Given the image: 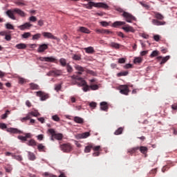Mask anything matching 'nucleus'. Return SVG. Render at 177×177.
I'll list each match as a JSON object with an SVG mask.
<instances>
[{"label": "nucleus", "mask_w": 177, "mask_h": 177, "mask_svg": "<svg viewBox=\"0 0 177 177\" xmlns=\"http://www.w3.org/2000/svg\"><path fill=\"white\" fill-rule=\"evenodd\" d=\"M35 93L36 96H37V97H39L41 102H45V100H48V99L50 97L49 93L44 92L42 91H37Z\"/></svg>", "instance_id": "5"}, {"label": "nucleus", "mask_w": 177, "mask_h": 177, "mask_svg": "<svg viewBox=\"0 0 177 177\" xmlns=\"http://www.w3.org/2000/svg\"><path fill=\"white\" fill-rule=\"evenodd\" d=\"M48 48H49V46L46 44H39V48H37V52L38 53H43V52L46 51Z\"/></svg>", "instance_id": "10"}, {"label": "nucleus", "mask_w": 177, "mask_h": 177, "mask_svg": "<svg viewBox=\"0 0 177 177\" xmlns=\"http://www.w3.org/2000/svg\"><path fill=\"white\" fill-rule=\"evenodd\" d=\"M59 63L62 67H66L67 66V60L64 58H61L59 59Z\"/></svg>", "instance_id": "32"}, {"label": "nucleus", "mask_w": 177, "mask_h": 177, "mask_svg": "<svg viewBox=\"0 0 177 177\" xmlns=\"http://www.w3.org/2000/svg\"><path fill=\"white\" fill-rule=\"evenodd\" d=\"M0 128L1 129H6V128H8V126H6V124L5 123H0Z\"/></svg>", "instance_id": "58"}, {"label": "nucleus", "mask_w": 177, "mask_h": 177, "mask_svg": "<svg viewBox=\"0 0 177 177\" xmlns=\"http://www.w3.org/2000/svg\"><path fill=\"white\" fill-rule=\"evenodd\" d=\"M140 151L142 154H146V153H147V147H140Z\"/></svg>", "instance_id": "41"}, {"label": "nucleus", "mask_w": 177, "mask_h": 177, "mask_svg": "<svg viewBox=\"0 0 177 177\" xmlns=\"http://www.w3.org/2000/svg\"><path fill=\"white\" fill-rule=\"evenodd\" d=\"M75 70H77L78 71L77 74L79 75H81V74H82V73H84V71H85V68H84L80 65H75Z\"/></svg>", "instance_id": "20"}, {"label": "nucleus", "mask_w": 177, "mask_h": 177, "mask_svg": "<svg viewBox=\"0 0 177 177\" xmlns=\"http://www.w3.org/2000/svg\"><path fill=\"white\" fill-rule=\"evenodd\" d=\"M118 63L120 64H124V63H125V58H120L118 59Z\"/></svg>", "instance_id": "61"}, {"label": "nucleus", "mask_w": 177, "mask_h": 177, "mask_svg": "<svg viewBox=\"0 0 177 177\" xmlns=\"http://www.w3.org/2000/svg\"><path fill=\"white\" fill-rule=\"evenodd\" d=\"M59 147L64 153H70L73 151V146L70 143L60 145Z\"/></svg>", "instance_id": "6"}, {"label": "nucleus", "mask_w": 177, "mask_h": 177, "mask_svg": "<svg viewBox=\"0 0 177 177\" xmlns=\"http://www.w3.org/2000/svg\"><path fill=\"white\" fill-rule=\"evenodd\" d=\"M31 33L30 32H26L22 35V38L27 39V38H30Z\"/></svg>", "instance_id": "42"}, {"label": "nucleus", "mask_w": 177, "mask_h": 177, "mask_svg": "<svg viewBox=\"0 0 177 177\" xmlns=\"http://www.w3.org/2000/svg\"><path fill=\"white\" fill-rule=\"evenodd\" d=\"M4 169H6V171L8 172V174H10V172H12V171H13V167H12V165H8L6 167H4Z\"/></svg>", "instance_id": "36"}, {"label": "nucleus", "mask_w": 177, "mask_h": 177, "mask_svg": "<svg viewBox=\"0 0 177 177\" xmlns=\"http://www.w3.org/2000/svg\"><path fill=\"white\" fill-rule=\"evenodd\" d=\"M122 131H124V129L122 127H120L114 132V135H121V133H122Z\"/></svg>", "instance_id": "38"}, {"label": "nucleus", "mask_w": 177, "mask_h": 177, "mask_svg": "<svg viewBox=\"0 0 177 177\" xmlns=\"http://www.w3.org/2000/svg\"><path fill=\"white\" fill-rule=\"evenodd\" d=\"M134 63L136 64L138 63H142V59L140 57H136L134 59Z\"/></svg>", "instance_id": "55"}, {"label": "nucleus", "mask_w": 177, "mask_h": 177, "mask_svg": "<svg viewBox=\"0 0 177 177\" xmlns=\"http://www.w3.org/2000/svg\"><path fill=\"white\" fill-rule=\"evenodd\" d=\"M128 71H122L117 73V77H126V75H128Z\"/></svg>", "instance_id": "37"}, {"label": "nucleus", "mask_w": 177, "mask_h": 177, "mask_svg": "<svg viewBox=\"0 0 177 177\" xmlns=\"http://www.w3.org/2000/svg\"><path fill=\"white\" fill-rule=\"evenodd\" d=\"M10 114L9 111H7L6 113L1 115V120H6L8 118V115Z\"/></svg>", "instance_id": "54"}, {"label": "nucleus", "mask_w": 177, "mask_h": 177, "mask_svg": "<svg viewBox=\"0 0 177 177\" xmlns=\"http://www.w3.org/2000/svg\"><path fill=\"white\" fill-rule=\"evenodd\" d=\"M154 17L156 20H164V15L158 12H153Z\"/></svg>", "instance_id": "21"}, {"label": "nucleus", "mask_w": 177, "mask_h": 177, "mask_svg": "<svg viewBox=\"0 0 177 177\" xmlns=\"http://www.w3.org/2000/svg\"><path fill=\"white\" fill-rule=\"evenodd\" d=\"M119 91L122 95H128L129 93V88L127 85H120L119 86Z\"/></svg>", "instance_id": "8"}, {"label": "nucleus", "mask_w": 177, "mask_h": 177, "mask_svg": "<svg viewBox=\"0 0 177 177\" xmlns=\"http://www.w3.org/2000/svg\"><path fill=\"white\" fill-rule=\"evenodd\" d=\"M84 50L86 51V53H95V50L93 49V47H92V46L85 48Z\"/></svg>", "instance_id": "31"}, {"label": "nucleus", "mask_w": 177, "mask_h": 177, "mask_svg": "<svg viewBox=\"0 0 177 177\" xmlns=\"http://www.w3.org/2000/svg\"><path fill=\"white\" fill-rule=\"evenodd\" d=\"M153 39L156 41V42H158L160 41V35H156L153 36Z\"/></svg>", "instance_id": "62"}, {"label": "nucleus", "mask_w": 177, "mask_h": 177, "mask_svg": "<svg viewBox=\"0 0 177 177\" xmlns=\"http://www.w3.org/2000/svg\"><path fill=\"white\" fill-rule=\"evenodd\" d=\"M7 132H10V133H21V131L15 128L7 129Z\"/></svg>", "instance_id": "23"}, {"label": "nucleus", "mask_w": 177, "mask_h": 177, "mask_svg": "<svg viewBox=\"0 0 177 177\" xmlns=\"http://www.w3.org/2000/svg\"><path fill=\"white\" fill-rule=\"evenodd\" d=\"M91 136V133L89 132H85L81 135V138L82 139H86V138Z\"/></svg>", "instance_id": "44"}, {"label": "nucleus", "mask_w": 177, "mask_h": 177, "mask_svg": "<svg viewBox=\"0 0 177 177\" xmlns=\"http://www.w3.org/2000/svg\"><path fill=\"white\" fill-rule=\"evenodd\" d=\"M90 89H91V91H97L99 86L97 84L90 85Z\"/></svg>", "instance_id": "45"}, {"label": "nucleus", "mask_w": 177, "mask_h": 177, "mask_svg": "<svg viewBox=\"0 0 177 177\" xmlns=\"http://www.w3.org/2000/svg\"><path fill=\"white\" fill-rule=\"evenodd\" d=\"M41 36L42 35H41V33H37L32 35V41H38Z\"/></svg>", "instance_id": "30"}, {"label": "nucleus", "mask_w": 177, "mask_h": 177, "mask_svg": "<svg viewBox=\"0 0 177 177\" xmlns=\"http://www.w3.org/2000/svg\"><path fill=\"white\" fill-rule=\"evenodd\" d=\"M74 121L75 122H76L77 124H84V119L82 118H80L78 116H75L74 118Z\"/></svg>", "instance_id": "26"}, {"label": "nucleus", "mask_w": 177, "mask_h": 177, "mask_svg": "<svg viewBox=\"0 0 177 177\" xmlns=\"http://www.w3.org/2000/svg\"><path fill=\"white\" fill-rule=\"evenodd\" d=\"M18 139H19V140H22V142H26L27 140V137L23 136H19Z\"/></svg>", "instance_id": "53"}, {"label": "nucleus", "mask_w": 177, "mask_h": 177, "mask_svg": "<svg viewBox=\"0 0 177 177\" xmlns=\"http://www.w3.org/2000/svg\"><path fill=\"white\" fill-rule=\"evenodd\" d=\"M15 48H17V49H26V48H27V45L26 44H18L15 46Z\"/></svg>", "instance_id": "29"}, {"label": "nucleus", "mask_w": 177, "mask_h": 177, "mask_svg": "<svg viewBox=\"0 0 177 177\" xmlns=\"http://www.w3.org/2000/svg\"><path fill=\"white\" fill-rule=\"evenodd\" d=\"M160 19H152V24L153 26H165L167 22L159 21Z\"/></svg>", "instance_id": "16"}, {"label": "nucleus", "mask_w": 177, "mask_h": 177, "mask_svg": "<svg viewBox=\"0 0 177 177\" xmlns=\"http://www.w3.org/2000/svg\"><path fill=\"white\" fill-rule=\"evenodd\" d=\"M170 58H171V57L169 55H167V56L164 57H162L161 56H159V57H156L157 60H159V61L162 60L160 62V65L161 66H162V64H165V63H167V61L169 60V59H170Z\"/></svg>", "instance_id": "12"}, {"label": "nucleus", "mask_w": 177, "mask_h": 177, "mask_svg": "<svg viewBox=\"0 0 177 177\" xmlns=\"http://www.w3.org/2000/svg\"><path fill=\"white\" fill-rule=\"evenodd\" d=\"M105 29H97L95 31L97 34H104Z\"/></svg>", "instance_id": "59"}, {"label": "nucleus", "mask_w": 177, "mask_h": 177, "mask_svg": "<svg viewBox=\"0 0 177 177\" xmlns=\"http://www.w3.org/2000/svg\"><path fill=\"white\" fill-rule=\"evenodd\" d=\"M55 91H57V92H59V91H60V89H62V84L55 85Z\"/></svg>", "instance_id": "56"}, {"label": "nucleus", "mask_w": 177, "mask_h": 177, "mask_svg": "<svg viewBox=\"0 0 177 177\" xmlns=\"http://www.w3.org/2000/svg\"><path fill=\"white\" fill-rule=\"evenodd\" d=\"M13 158H15V160H17L18 161H22L23 160V157H21V156H20V155L13 156Z\"/></svg>", "instance_id": "50"}, {"label": "nucleus", "mask_w": 177, "mask_h": 177, "mask_svg": "<svg viewBox=\"0 0 177 177\" xmlns=\"http://www.w3.org/2000/svg\"><path fill=\"white\" fill-rule=\"evenodd\" d=\"M66 67L68 73H73V66H71L70 64H67Z\"/></svg>", "instance_id": "43"}, {"label": "nucleus", "mask_w": 177, "mask_h": 177, "mask_svg": "<svg viewBox=\"0 0 177 177\" xmlns=\"http://www.w3.org/2000/svg\"><path fill=\"white\" fill-rule=\"evenodd\" d=\"M28 146H35L37 145V142H35V140H30L28 142Z\"/></svg>", "instance_id": "47"}, {"label": "nucleus", "mask_w": 177, "mask_h": 177, "mask_svg": "<svg viewBox=\"0 0 177 177\" xmlns=\"http://www.w3.org/2000/svg\"><path fill=\"white\" fill-rule=\"evenodd\" d=\"M125 24H127L125 21H116L113 24L112 27L117 28V27H120L121 26H125Z\"/></svg>", "instance_id": "19"}, {"label": "nucleus", "mask_w": 177, "mask_h": 177, "mask_svg": "<svg viewBox=\"0 0 177 177\" xmlns=\"http://www.w3.org/2000/svg\"><path fill=\"white\" fill-rule=\"evenodd\" d=\"M122 16L124 17L127 23H132L133 21H136V17L128 12H123Z\"/></svg>", "instance_id": "4"}, {"label": "nucleus", "mask_w": 177, "mask_h": 177, "mask_svg": "<svg viewBox=\"0 0 177 177\" xmlns=\"http://www.w3.org/2000/svg\"><path fill=\"white\" fill-rule=\"evenodd\" d=\"M100 149H101L100 145L95 146V147L93 145V151H99L100 150Z\"/></svg>", "instance_id": "52"}, {"label": "nucleus", "mask_w": 177, "mask_h": 177, "mask_svg": "<svg viewBox=\"0 0 177 177\" xmlns=\"http://www.w3.org/2000/svg\"><path fill=\"white\" fill-rule=\"evenodd\" d=\"M14 10L15 9L8 10L6 12V15H7V16L12 20H16V17H15V13L16 12Z\"/></svg>", "instance_id": "11"}, {"label": "nucleus", "mask_w": 177, "mask_h": 177, "mask_svg": "<svg viewBox=\"0 0 177 177\" xmlns=\"http://www.w3.org/2000/svg\"><path fill=\"white\" fill-rule=\"evenodd\" d=\"M37 149L39 151H45V146H44L42 144H39L37 145Z\"/></svg>", "instance_id": "40"}, {"label": "nucleus", "mask_w": 177, "mask_h": 177, "mask_svg": "<svg viewBox=\"0 0 177 177\" xmlns=\"http://www.w3.org/2000/svg\"><path fill=\"white\" fill-rule=\"evenodd\" d=\"M72 59L73 60L80 61L81 60V55L80 54H73Z\"/></svg>", "instance_id": "33"}, {"label": "nucleus", "mask_w": 177, "mask_h": 177, "mask_svg": "<svg viewBox=\"0 0 177 177\" xmlns=\"http://www.w3.org/2000/svg\"><path fill=\"white\" fill-rule=\"evenodd\" d=\"M80 86H84L82 88L84 92H88V91H91V87L89 85H88L85 80H82L80 83L78 84Z\"/></svg>", "instance_id": "9"}, {"label": "nucleus", "mask_w": 177, "mask_h": 177, "mask_svg": "<svg viewBox=\"0 0 177 177\" xmlns=\"http://www.w3.org/2000/svg\"><path fill=\"white\" fill-rule=\"evenodd\" d=\"M39 115H41V114L39 113L38 111L35 112V111H32V112H29L26 117L24 118H21L20 119V120L22 122H24L26 121H28V120H30V124H34L35 123V120L34 119H31L32 118V117H39Z\"/></svg>", "instance_id": "2"}, {"label": "nucleus", "mask_w": 177, "mask_h": 177, "mask_svg": "<svg viewBox=\"0 0 177 177\" xmlns=\"http://www.w3.org/2000/svg\"><path fill=\"white\" fill-rule=\"evenodd\" d=\"M30 89H32V91H37V90L39 89V86L37 84L30 83Z\"/></svg>", "instance_id": "28"}, {"label": "nucleus", "mask_w": 177, "mask_h": 177, "mask_svg": "<svg viewBox=\"0 0 177 177\" xmlns=\"http://www.w3.org/2000/svg\"><path fill=\"white\" fill-rule=\"evenodd\" d=\"M90 107H92V109H95L96 106H97V104L96 102H91L89 104Z\"/></svg>", "instance_id": "63"}, {"label": "nucleus", "mask_w": 177, "mask_h": 177, "mask_svg": "<svg viewBox=\"0 0 177 177\" xmlns=\"http://www.w3.org/2000/svg\"><path fill=\"white\" fill-rule=\"evenodd\" d=\"M52 120L56 122H59V121H60V118H59V115H54L52 116Z\"/></svg>", "instance_id": "46"}, {"label": "nucleus", "mask_w": 177, "mask_h": 177, "mask_svg": "<svg viewBox=\"0 0 177 177\" xmlns=\"http://www.w3.org/2000/svg\"><path fill=\"white\" fill-rule=\"evenodd\" d=\"M30 27H32V24L26 22L24 24L18 26V28L21 31H24V30H27V28H30Z\"/></svg>", "instance_id": "14"}, {"label": "nucleus", "mask_w": 177, "mask_h": 177, "mask_svg": "<svg viewBox=\"0 0 177 177\" xmlns=\"http://www.w3.org/2000/svg\"><path fill=\"white\" fill-rule=\"evenodd\" d=\"M104 34H105L106 35H110V34H113V32L110 31L109 30L104 29Z\"/></svg>", "instance_id": "60"}, {"label": "nucleus", "mask_w": 177, "mask_h": 177, "mask_svg": "<svg viewBox=\"0 0 177 177\" xmlns=\"http://www.w3.org/2000/svg\"><path fill=\"white\" fill-rule=\"evenodd\" d=\"M28 158L29 160H30V161H34V160H35V155L34 154V153L28 151Z\"/></svg>", "instance_id": "34"}, {"label": "nucleus", "mask_w": 177, "mask_h": 177, "mask_svg": "<svg viewBox=\"0 0 177 177\" xmlns=\"http://www.w3.org/2000/svg\"><path fill=\"white\" fill-rule=\"evenodd\" d=\"M43 37L44 38H48L50 39H57V37L53 35L51 32H44L42 33Z\"/></svg>", "instance_id": "13"}, {"label": "nucleus", "mask_w": 177, "mask_h": 177, "mask_svg": "<svg viewBox=\"0 0 177 177\" xmlns=\"http://www.w3.org/2000/svg\"><path fill=\"white\" fill-rule=\"evenodd\" d=\"M86 9H92V8H102V9H107L109 6L106 3H95L93 1H89L87 4H84Z\"/></svg>", "instance_id": "1"}, {"label": "nucleus", "mask_w": 177, "mask_h": 177, "mask_svg": "<svg viewBox=\"0 0 177 177\" xmlns=\"http://www.w3.org/2000/svg\"><path fill=\"white\" fill-rule=\"evenodd\" d=\"M6 27L8 30H15V27L13 26V25L10 24H7L6 25Z\"/></svg>", "instance_id": "51"}, {"label": "nucleus", "mask_w": 177, "mask_h": 177, "mask_svg": "<svg viewBox=\"0 0 177 177\" xmlns=\"http://www.w3.org/2000/svg\"><path fill=\"white\" fill-rule=\"evenodd\" d=\"M140 3L141 6H143V8H145V9H150V6H149L146 3L140 1Z\"/></svg>", "instance_id": "49"}, {"label": "nucleus", "mask_w": 177, "mask_h": 177, "mask_svg": "<svg viewBox=\"0 0 177 177\" xmlns=\"http://www.w3.org/2000/svg\"><path fill=\"white\" fill-rule=\"evenodd\" d=\"M138 150H139V147L131 148V149H128L127 153H129V154H131L132 156V154H135V153H136V151H138Z\"/></svg>", "instance_id": "24"}, {"label": "nucleus", "mask_w": 177, "mask_h": 177, "mask_svg": "<svg viewBox=\"0 0 177 177\" xmlns=\"http://www.w3.org/2000/svg\"><path fill=\"white\" fill-rule=\"evenodd\" d=\"M48 132L51 134L50 140L53 141H54L55 139H56V140H62L63 139V134L60 133H56V131H55L53 129H49Z\"/></svg>", "instance_id": "3"}, {"label": "nucleus", "mask_w": 177, "mask_h": 177, "mask_svg": "<svg viewBox=\"0 0 177 177\" xmlns=\"http://www.w3.org/2000/svg\"><path fill=\"white\" fill-rule=\"evenodd\" d=\"M14 12H15L17 15L21 16V17H26V12L19 8H14Z\"/></svg>", "instance_id": "18"}, {"label": "nucleus", "mask_w": 177, "mask_h": 177, "mask_svg": "<svg viewBox=\"0 0 177 177\" xmlns=\"http://www.w3.org/2000/svg\"><path fill=\"white\" fill-rule=\"evenodd\" d=\"M158 55H160V52L157 50H155L151 53L149 57H156V56H158Z\"/></svg>", "instance_id": "35"}, {"label": "nucleus", "mask_w": 177, "mask_h": 177, "mask_svg": "<svg viewBox=\"0 0 177 177\" xmlns=\"http://www.w3.org/2000/svg\"><path fill=\"white\" fill-rule=\"evenodd\" d=\"M18 81H19V84H24V82H26V79L22 77H19Z\"/></svg>", "instance_id": "57"}, {"label": "nucleus", "mask_w": 177, "mask_h": 177, "mask_svg": "<svg viewBox=\"0 0 177 177\" xmlns=\"http://www.w3.org/2000/svg\"><path fill=\"white\" fill-rule=\"evenodd\" d=\"M77 31H80V32H84V34H91V30L84 26L79 27Z\"/></svg>", "instance_id": "22"}, {"label": "nucleus", "mask_w": 177, "mask_h": 177, "mask_svg": "<svg viewBox=\"0 0 177 177\" xmlns=\"http://www.w3.org/2000/svg\"><path fill=\"white\" fill-rule=\"evenodd\" d=\"M56 58L53 57H41L39 58L40 62H47L48 63H56Z\"/></svg>", "instance_id": "7"}, {"label": "nucleus", "mask_w": 177, "mask_h": 177, "mask_svg": "<svg viewBox=\"0 0 177 177\" xmlns=\"http://www.w3.org/2000/svg\"><path fill=\"white\" fill-rule=\"evenodd\" d=\"M15 3L17 6H26V1L24 0H17L15 1Z\"/></svg>", "instance_id": "25"}, {"label": "nucleus", "mask_w": 177, "mask_h": 177, "mask_svg": "<svg viewBox=\"0 0 177 177\" xmlns=\"http://www.w3.org/2000/svg\"><path fill=\"white\" fill-rule=\"evenodd\" d=\"M28 20L31 23H35V21H37V18L35 16H31V17H29Z\"/></svg>", "instance_id": "48"}, {"label": "nucleus", "mask_w": 177, "mask_h": 177, "mask_svg": "<svg viewBox=\"0 0 177 177\" xmlns=\"http://www.w3.org/2000/svg\"><path fill=\"white\" fill-rule=\"evenodd\" d=\"M37 25H39V27H42V26H44V20L39 19L37 22Z\"/></svg>", "instance_id": "64"}, {"label": "nucleus", "mask_w": 177, "mask_h": 177, "mask_svg": "<svg viewBox=\"0 0 177 177\" xmlns=\"http://www.w3.org/2000/svg\"><path fill=\"white\" fill-rule=\"evenodd\" d=\"M122 30H124V31H125V32H135V29L133 28V27L129 26V25H126L125 26H123Z\"/></svg>", "instance_id": "15"}, {"label": "nucleus", "mask_w": 177, "mask_h": 177, "mask_svg": "<svg viewBox=\"0 0 177 177\" xmlns=\"http://www.w3.org/2000/svg\"><path fill=\"white\" fill-rule=\"evenodd\" d=\"M93 147V145L89 144L88 145L85 147L84 149V153H91V151L92 150Z\"/></svg>", "instance_id": "27"}, {"label": "nucleus", "mask_w": 177, "mask_h": 177, "mask_svg": "<svg viewBox=\"0 0 177 177\" xmlns=\"http://www.w3.org/2000/svg\"><path fill=\"white\" fill-rule=\"evenodd\" d=\"M100 109L103 111H106V110H109V103L106 102H102L100 104Z\"/></svg>", "instance_id": "17"}, {"label": "nucleus", "mask_w": 177, "mask_h": 177, "mask_svg": "<svg viewBox=\"0 0 177 177\" xmlns=\"http://www.w3.org/2000/svg\"><path fill=\"white\" fill-rule=\"evenodd\" d=\"M111 46L115 48V49H120V44L118 43L111 42Z\"/></svg>", "instance_id": "39"}]
</instances>
